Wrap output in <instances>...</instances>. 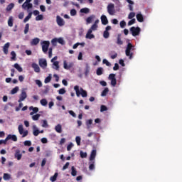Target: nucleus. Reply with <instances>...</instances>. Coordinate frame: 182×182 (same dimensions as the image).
Wrapping results in <instances>:
<instances>
[{
  "mask_svg": "<svg viewBox=\"0 0 182 182\" xmlns=\"http://www.w3.org/2000/svg\"><path fill=\"white\" fill-rule=\"evenodd\" d=\"M80 157L82 159H86V157H87V154L86 152H83V151H80Z\"/></svg>",
  "mask_w": 182,
  "mask_h": 182,
  "instance_id": "nucleus-46",
  "label": "nucleus"
},
{
  "mask_svg": "<svg viewBox=\"0 0 182 182\" xmlns=\"http://www.w3.org/2000/svg\"><path fill=\"white\" fill-rule=\"evenodd\" d=\"M8 140H12V141H18V137L15 134H9L6 138V141H8Z\"/></svg>",
  "mask_w": 182,
  "mask_h": 182,
  "instance_id": "nucleus-11",
  "label": "nucleus"
},
{
  "mask_svg": "<svg viewBox=\"0 0 182 182\" xmlns=\"http://www.w3.org/2000/svg\"><path fill=\"white\" fill-rule=\"evenodd\" d=\"M106 111H107V107H106L105 105H101L100 112H106Z\"/></svg>",
  "mask_w": 182,
  "mask_h": 182,
  "instance_id": "nucleus-58",
  "label": "nucleus"
},
{
  "mask_svg": "<svg viewBox=\"0 0 182 182\" xmlns=\"http://www.w3.org/2000/svg\"><path fill=\"white\" fill-rule=\"evenodd\" d=\"M102 63L106 65V66H112V64L106 59L102 60Z\"/></svg>",
  "mask_w": 182,
  "mask_h": 182,
  "instance_id": "nucleus-57",
  "label": "nucleus"
},
{
  "mask_svg": "<svg viewBox=\"0 0 182 182\" xmlns=\"http://www.w3.org/2000/svg\"><path fill=\"white\" fill-rule=\"evenodd\" d=\"M95 15H91L90 16L87 18V19H86L87 23H92V21H93V19H95Z\"/></svg>",
  "mask_w": 182,
  "mask_h": 182,
  "instance_id": "nucleus-32",
  "label": "nucleus"
},
{
  "mask_svg": "<svg viewBox=\"0 0 182 182\" xmlns=\"http://www.w3.org/2000/svg\"><path fill=\"white\" fill-rule=\"evenodd\" d=\"M18 130L22 137H26V136H28V130L23 131V125H18Z\"/></svg>",
  "mask_w": 182,
  "mask_h": 182,
  "instance_id": "nucleus-7",
  "label": "nucleus"
},
{
  "mask_svg": "<svg viewBox=\"0 0 182 182\" xmlns=\"http://www.w3.org/2000/svg\"><path fill=\"white\" fill-rule=\"evenodd\" d=\"M14 7L15 4L14 3H11L7 6L6 11H7V12H9V11H12V9H14Z\"/></svg>",
  "mask_w": 182,
  "mask_h": 182,
  "instance_id": "nucleus-27",
  "label": "nucleus"
},
{
  "mask_svg": "<svg viewBox=\"0 0 182 182\" xmlns=\"http://www.w3.org/2000/svg\"><path fill=\"white\" fill-rule=\"evenodd\" d=\"M103 36L105 39L109 38V36H110V33L107 31H105L103 33Z\"/></svg>",
  "mask_w": 182,
  "mask_h": 182,
  "instance_id": "nucleus-41",
  "label": "nucleus"
},
{
  "mask_svg": "<svg viewBox=\"0 0 182 182\" xmlns=\"http://www.w3.org/2000/svg\"><path fill=\"white\" fill-rule=\"evenodd\" d=\"M109 80H111V85L114 87L117 85L116 80V74H109L108 77Z\"/></svg>",
  "mask_w": 182,
  "mask_h": 182,
  "instance_id": "nucleus-6",
  "label": "nucleus"
},
{
  "mask_svg": "<svg viewBox=\"0 0 182 182\" xmlns=\"http://www.w3.org/2000/svg\"><path fill=\"white\" fill-rule=\"evenodd\" d=\"M56 23L58 26H65V20H63L60 16H56Z\"/></svg>",
  "mask_w": 182,
  "mask_h": 182,
  "instance_id": "nucleus-9",
  "label": "nucleus"
},
{
  "mask_svg": "<svg viewBox=\"0 0 182 182\" xmlns=\"http://www.w3.org/2000/svg\"><path fill=\"white\" fill-rule=\"evenodd\" d=\"M40 103L42 106H47L48 100H46V99H42L41 100Z\"/></svg>",
  "mask_w": 182,
  "mask_h": 182,
  "instance_id": "nucleus-37",
  "label": "nucleus"
},
{
  "mask_svg": "<svg viewBox=\"0 0 182 182\" xmlns=\"http://www.w3.org/2000/svg\"><path fill=\"white\" fill-rule=\"evenodd\" d=\"M136 23V18H132L128 22V26H132V25H134Z\"/></svg>",
  "mask_w": 182,
  "mask_h": 182,
  "instance_id": "nucleus-45",
  "label": "nucleus"
},
{
  "mask_svg": "<svg viewBox=\"0 0 182 182\" xmlns=\"http://www.w3.org/2000/svg\"><path fill=\"white\" fill-rule=\"evenodd\" d=\"M3 178L5 181H8L11 180V175L9 173H4Z\"/></svg>",
  "mask_w": 182,
  "mask_h": 182,
  "instance_id": "nucleus-33",
  "label": "nucleus"
},
{
  "mask_svg": "<svg viewBox=\"0 0 182 182\" xmlns=\"http://www.w3.org/2000/svg\"><path fill=\"white\" fill-rule=\"evenodd\" d=\"M58 93L59 95H65V93H66V90H65V88H60L58 90Z\"/></svg>",
  "mask_w": 182,
  "mask_h": 182,
  "instance_id": "nucleus-56",
  "label": "nucleus"
},
{
  "mask_svg": "<svg viewBox=\"0 0 182 182\" xmlns=\"http://www.w3.org/2000/svg\"><path fill=\"white\" fill-rule=\"evenodd\" d=\"M43 15H42V14H38L36 17V21H43Z\"/></svg>",
  "mask_w": 182,
  "mask_h": 182,
  "instance_id": "nucleus-50",
  "label": "nucleus"
},
{
  "mask_svg": "<svg viewBox=\"0 0 182 182\" xmlns=\"http://www.w3.org/2000/svg\"><path fill=\"white\" fill-rule=\"evenodd\" d=\"M80 12H81V14H89L90 10L88 8H82L80 9Z\"/></svg>",
  "mask_w": 182,
  "mask_h": 182,
  "instance_id": "nucleus-36",
  "label": "nucleus"
},
{
  "mask_svg": "<svg viewBox=\"0 0 182 182\" xmlns=\"http://www.w3.org/2000/svg\"><path fill=\"white\" fill-rule=\"evenodd\" d=\"M81 140H82V139L80 138V136H76L75 141H76V143H77V146H80Z\"/></svg>",
  "mask_w": 182,
  "mask_h": 182,
  "instance_id": "nucleus-51",
  "label": "nucleus"
},
{
  "mask_svg": "<svg viewBox=\"0 0 182 182\" xmlns=\"http://www.w3.org/2000/svg\"><path fill=\"white\" fill-rule=\"evenodd\" d=\"M76 14H77V11H76V9H73L70 10V15H71V16H76Z\"/></svg>",
  "mask_w": 182,
  "mask_h": 182,
  "instance_id": "nucleus-52",
  "label": "nucleus"
},
{
  "mask_svg": "<svg viewBox=\"0 0 182 182\" xmlns=\"http://www.w3.org/2000/svg\"><path fill=\"white\" fill-rule=\"evenodd\" d=\"M72 147H73V144L70 143L67 146L68 151H70L72 150Z\"/></svg>",
  "mask_w": 182,
  "mask_h": 182,
  "instance_id": "nucleus-59",
  "label": "nucleus"
},
{
  "mask_svg": "<svg viewBox=\"0 0 182 182\" xmlns=\"http://www.w3.org/2000/svg\"><path fill=\"white\" fill-rule=\"evenodd\" d=\"M53 66L55 67V68H54V69H55V70H59V62L58 61L54 62Z\"/></svg>",
  "mask_w": 182,
  "mask_h": 182,
  "instance_id": "nucleus-49",
  "label": "nucleus"
},
{
  "mask_svg": "<svg viewBox=\"0 0 182 182\" xmlns=\"http://www.w3.org/2000/svg\"><path fill=\"white\" fill-rule=\"evenodd\" d=\"M13 66L15 68V69H16V70H18V72H23V69L22 67H21V65H19V64L15 63Z\"/></svg>",
  "mask_w": 182,
  "mask_h": 182,
  "instance_id": "nucleus-24",
  "label": "nucleus"
},
{
  "mask_svg": "<svg viewBox=\"0 0 182 182\" xmlns=\"http://www.w3.org/2000/svg\"><path fill=\"white\" fill-rule=\"evenodd\" d=\"M97 25L93 24L88 31H91V32H93V31H97Z\"/></svg>",
  "mask_w": 182,
  "mask_h": 182,
  "instance_id": "nucleus-43",
  "label": "nucleus"
},
{
  "mask_svg": "<svg viewBox=\"0 0 182 182\" xmlns=\"http://www.w3.org/2000/svg\"><path fill=\"white\" fill-rule=\"evenodd\" d=\"M31 67L34 69V72H36V73H39V72H41V68H39L38 64L33 63H32Z\"/></svg>",
  "mask_w": 182,
  "mask_h": 182,
  "instance_id": "nucleus-14",
  "label": "nucleus"
},
{
  "mask_svg": "<svg viewBox=\"0 0 182 182\" xmlns=\"http://www.w3.org/2000/svg\"><path fill=\"white\" fill-rule=\"evenodd\" d=\"M36 85H38V87H42V82L39 80H36Z\"/></svg>",
  "mask_w": 182,
  "mask_h": 182,
  "instance_id": "nucleus-62",
  "label": "nucleus"
},
{
  "mask_svg": "<svg viewBox=\"0 0 182 182\" xmlns=\"http://www.w3.org/2000/svg\"><path fill=\"white\" fill-rule=\"evenodd\" d=\"M24 146H32V142L31 141H24Z\"/></svg>",
  "mask_w": 182,
  "mask_h": 182,
  "instance_id": "nucleus-61",
  "label": "nucleus"
},
{
  "mask_svg": "<svg viewBox=\"0 0 182 182\" xmlns=\"http://www.w3.org/2000/svg\"><path fill=\"white\" fill-rule=\"evenodd\" d=\"M132 50H134V49H133V45L129 43L127 44V47L125 50V55L126 56H128L129 59H133L134 53Z\"/></svg>",
  "mask_w": 182,
  "mask_h": 182,
  "instance_id": "nucleus-2",
  "label": "nucleus"
},
{
  "mask_svg": "<svg viewBox=\"0 0 182 182\" xmlns=\"http://www.w3.org/2000/svg\"><path fill=\"white\" fill-rule=\"evenodd\" d=\"M90 73V66H89L88 63L85 64V76H87Z\"/></svg>",
  "mask_w": 182,
  "mask_h": 182,
  "instance_id": "nucleus-22",
  "label": "nucleus"
},
{
  "mask_svg": "<svg viewBox=\"0 0 182 182\" xmlns=\"http://www.w3.org/2000/svg\"><path fill=\"white\" fill-rule=\"evenodd\" d=\"M107 12L109 15H114V13L116 11L114 10V4H109L107 6Z\"/></svg>",
  "mask_w": 182,
  "mask_h": 182,
  "instance_id": "nucleus-8",
  "label": "nucleus"
},
{
  "mask_svg": "<svg viewBox=\"0 0 182 182\" xmlns=\"http://www.w3.org/2000/svg\"><path fill=\"white\" fill-rule=\"evenodd\" d=\"M77 174V171H76V168H75V166H72L71 176H73V177H76Z\"/></svg>",
  "mask_w": 182,
  "mask_h": 182,
  "instance_id": "nucleus-31",
  "label": "nucleus"
},
{
  "mask_svg": "<svg viewBox=\"0 0 182 182\" xmlns=\"http://www.w3.org/2000/svg\"><path fill=\"white\" fill-rule=\"evenodd\" d=\"M117 43L118 45H122L123 41H122V34H118L117 38Z\"/></svg>",
  "mask_w": 182,
  "mask_h": 182,
  "instance_id": "nucleus-26",
  "label": "nucleus"
},
{
  "mask_svg": "<svg viewBox=\"0 0 182 182\" xmlns=\"http://www.w3.org/2000/svg\"><path fill=\"white\" fill-rule=\"evenodd\" d=\"M39 117H41V114H36L35 115H33L32 119L33 120H39Z\"/></svg>",
  "mask_w": 182,
  "mask_h": 182,
  "instance_id": "nucleus-44",
  "label": "nucleus"
},
{
  "mask_svg": "<svg viewBox=\"0 0 182 182\" xmlns=\"http://www.w3.org/2000/svg\"><path fill=\"white\" fill-rule=\"evenodd\" d=\"M26 97H28V95H26V92L22 91L20 95L18 103H21V102H23V100H25L26 99Z\"/></svg>",
  "mask_w": 182,
  "mask_h": 182,
  "instance_id": "nucleus-10",
  "label": "nucleus"
},
{
  "mask_svg": "<svg viewBox=\"0 0 182 182\" xmlns=\"http://www.w3.org/2000/svg\"><path fill=\"white\" fill-rule=\"evenodd\" d=\"M31 1L32 0H26V1L22 4L23 9H27V11H29V9H32V8H33V5L31 4Z\"/></svg>",
  "mask_w": 182,
  "mask_h": 182,
  "instance_id": "nucleus-4",
  "label": "nucleus"
},
{
  "mask_svg": "<svg viewBox=\"0 0 182 182\" xmlns=\"http://www.w3.org/2000/svg\"><path fill=\"white\" fill-rule=\"evenodd\" d=\"M134 16H136V13H134V12H131V13H129V14L128 15V19H133V18H134Z\"/></svg>",
  "mask_w": 182,
  "mask_h": 182,
  "instance_id": "nucleus-48",
  "label": "nucleus"
},
{
  "mask_svg": "<svg viewBox=\"0 0 182 182\" xmlns=\"http://www.w3.org/2000/svg\"><path fill=\"white\" fill-rule=\"evenodd\" d=\"M39 65L41 68H45L48 66V63L46 59H40L39 60Z\"/></svg>",
  "mask_w": 182,
  "mask_h": 182,
  "instance_id": "nucleus-13",
  "label": "nucleus"
},
{
  "mask_svg": "<svg viewBox=\"0 0 182 182\" xmlns=\"http://www.w3.org/2000/svg\"><path fill=\"white\" fill-rule=\"evenodd\" d=\"M74 90H75V93L76 95L77 96V97H79V96H82V97H87V92H86V90H83V88H80L79 90V86L78 85H75L74 87Z\"/></svg>",
  "mask_w": 182,
  "mask_h": 182,
  "instance_id": "nucleus-1",
  "label": "nucleus"
},
{
  "mask_svg": "<svg viewBox=\"0 0 182 182\" xmlns=\"http://www.w3.org/2000/svg\"><path fill=\"white\" fill-rule=\"evenodd\" d=\"M10 45L11 44L9 43H6V44H4L3 47V51L5 55H8V52H9L8 49H9Z\"/></svg>",
  "mask_w": 182,
  "mask_h": 182,
  "instance_id": "nucleus-16",
  "label": "nucleus"
},
{
  "mask_svg": "<svg viewBox=\"0 0 182 182\" xmlns=\"http://www.w3.org/2000/svg\"><path fill=\"white\" fill-rule=\"evenodd\" d=\"M119 25H120V28H124V26H126V21H124V20L122 21L120 23H119Z\"/></svg>",
  "mask_w": 182,
  "mask_h": 182,
  "instance_id": "nucleus-60",
  "label": "nucleus"
},
{
  "mask_svg": "<svg viewBox=\"0 0 182 182\" xmlns=\"http://www.w3.org/2000/svg\"><path fill=\"white\" fill-rule=\"evenodd\" d=\"M40 41L41 40L39 38H35L31 41V46H36V45H38V43H39Z\"/></svg>",
  "mask_w": 182,
  "mask_h": 182,
  "instance_id": "nucleus-18",
  "label": "nucleus"
},
{
  "mask_svg": "<svg viewBox=\"0 0 182 182\" xmlns=\"http://www.w3.org/2000/svg\"><path fill=\"white\" fill-rule=\"evenodd\" d=\"M95 159H96V149L92 151L90 156V160H95Z\"/></svg>",
  "mask_w": 182,
  "mask_h": 182,
  "instance_id": "nucleus-28",
  "label": "nucleus"
},
{
  "mask_svg": "<svg viewBox=\"0 0 182 182\" xmlns=\"http://www.w3.org/2000/svg\"><path fill=\"white\" fill-rule=\"evenodd\" d=\"M109 93V88L106 87L104 89V90L101 93V96H106Z\"/></svg>",
  "mask_w": 182,
  "mask_h": 182,
  "instance_id": "nucleus-39",
  "label": "nucleus"
},
{
  "mask_svg": "<svg viewBox=\"0 0 182 182\" xmlns=\"http://www.w3.org/2000/svg\"><path fill=\"white\" fill-rule=\"evenodd\" d=\"M89 169L95 170V162H90Z\"/></svg>",
  "mask_w": 182,
  "mask_h": 182,
  "instance_id": "nucleus-54",
  "label": "nucleus"
},
{
  "mask_svg": "<svg viewBox=\"0 0 182 182\" xmlns=\"http://www.w3.org/2000/svg\"><path fill=\"white\" fill-rule=\"evenodd\" d=\"M101 22L102 25H107L109 23V20H107V17L105 15L101 16Z\"/></svg>",
  "mask_w": 182,
  "mask_h": 182,
  "instance_id": "nucleus-15",
  "label": "nucleus"
},
{
  "mask_svg": "<svg viewBox=\"0 0 182 182\" xmlns=\"http://www.w3.org/2000/svg\"><path fill=\"white\" fill-rule=\"evenodd\" d=\"M29 32V23H26L24 28V34L26 35Z\"/></svg>",
  "mask_w": 182,
  "mask_h": 182,
  "instance_id": "nucleus-42",
  "label": "nucleus"
},
{
  "mask_svg": "<svg viewBox=\"0 0 182 182\" xmlns=\"http://www.w3.org/2000/svg\"><path fill=\"white\" fill-rule=\"evenodd\" d=\"M29 109L30 110H33L34 113H38L39 112V108L38 107H30Z\"/></svg>",
  "mask_w": 182,
  "mask_h": 182,
  "instance_id": "nucleus-47",
  "label": "nucleus"
},
{
  "mask_svg": "<svg viewBox=\"0 0 182 182\" xmlns=\"http://www.w3.org/2000/svg\"><path fill=\"white\" fill-rule=\"evenodd\" d=\"M68 113H69L71 116H73V117H76V114H75V112H73V110H70V111L68 112Z\"/></svg>",
  "mask_w": 182,
  "mask_h": 182,
  "instance_id": "nucleus-64",
  "label": "nucleus"
},
{
  "mask_svg": "<svg viewBox=\"0 0 182 182\" xmlns=\"http://www.w3.org/2000/svg\"><path fill=\"white\" fill-rule=\"evenodd\" d=\"M50 80H52V77L50 75L48 76L45 80L44 82L45 83H49L50 82Z\"/></svg>",
  "mask_w": 182,
  "mask_h": 182,
  "instance_id": "nucleus-55",
  "label": "nucleus"
},
{
  "mask_svg": "<svg viewBox=\"0 0 182 182\" xmlns=\"http://www.w3.org/2000/svg\"><path fill=\"white\" fill-rule=\"evenodd\" d=\"M32 12L28 13V16L23 20L24 23H26V22H28V21L32 18Z\"/></svg>",
  "mask_w": 182,
  "mask_h": 182,
  "instance_id": "nucleus-34",
  "label": "nucleus"
},
{
  "mask_svg": "<svg viewBox=\"0 0 182 182\" xmlns=\"http://www.w3.org/2000/svg\"><path fill=\"white\" fill-rule=\"evenodd\" d=\"M58 176H59V173L58 172H55L53 176L50 178V181L55 182L56 180H58Z\"/></svg>",
  "mask_w": 182,
  "mask_h": 182,
  "instance_id": "nucleus-23",
  "label": "nucleus"
},
{
  "mask_svg": "<svg viewBox=\"0 0 182 182\" xmlns=\"http://www.w3.org/2000/svg\"><path fill=\"white\" fill-rule=\"evenodd\" d=\"M8 26H10V28L14 26V18L12 16H10L8 20Z\"/></svg>",
  "mask_w": 182,
  "mask_h": 182,
  "instance_id": "nucleus-30",
  "label": "nucleus"
},
{
  "mask_svg": "<svg viewBox=\"0 0 182 182\" xmlns=\"http://www.w3.org/2000/svg\"><path fill=\"white\" fill-rule=\"evenodd\" d=\"M55 130L57 133H62V125L60 124H57L55 127Z\"/></svg>",
  "mask_w": 182,
  "mask_h": 182,
  "instance_id": "nucleus-25",
  "label": "nucleus"
},
{
  "mask_svg": "<svg viewBox=\"0 0 182 182\" xmlns=\"http://www.w3.org/2000/svg\"><path fill=\"white\" fill-rule=\"evenodd\" d=\"M85 38L86 39H95V35L92 34V30H88Z\"/></svg>",
  "mask_w": 182,
  "mask_h": 182,
  "instance_id": "nucleus-17",
  "label": "nucleus"
},
{
  "mask_svg": "<svg viewBox=\"0 0 182 182\" xmlns=\"http://www.w3.org/2000/svg\"><path fill=\"white\" fill-rule=\"evenodd\" d=\"M136 20L138 22H144V18L143 17V14L141 13L136 14Z\"/></svg>",
  "mask_w": 182,
  "mask_h": 182,
  "instance_id": "nucleus-20",
  "label": "nucleus"
},
{
  "mask_svg": "<svg viewBox=\"0 0 182 182\" xmlns=\"http://www.w3.org/2000/svg\"><path fill=\"white\" fill-rule=\"evenodd\" d=\"M129 31L132 36H139V35H140L141 29L140 28V27L132 26L130 28Z\"/></svg>",
  "mask_w": 182,
  "mask_h": 182,
  "instance_id": "nucleus-3",
  "label": "nucleus"
},
{
  "mask_svg": "<svg viewBox=\"0 0 182 182\" xmlns=\"http://www.w3.org/2000/svg\"><path fill=\"white\" fill-rule=\"evenodd\" d=\"M57 42L60 43V45H65V40H63V38L61 37L57 38Z\"/></svg>",
  "mask_w": 182,
  "mask_h": 182,
  "instance_id": "nucleus-40",
  "label": "nucleus"
},
{
  "mask_svg": "<svg viewBox=\"0 0 182 182\" xmlns=\"http://www.w3.org/2000/svg\"><path fill=\"white\" fill-rule=\"evenodd\" d=\"M19 92V87L16 86L14 88H13L11 91V95H15Z\"/></svg>",
  "mask_w": 182,
  "mask_h": 182,
  "instance_id": "nucleus-35",
  "label": "nucleus"
},
{
  "mask_svg": "<svg viewBox=\"0 0 182 182\" xmlns=\"http://www.w3.org/2000/svg\"><path fill=\"white\" fill-rule=\"evenodd\" d=\"M33 134L36 137L39 136V129H38V127H36V125L33 126Z\"/></svg>",
  "mask_w": 182,
  "mask_h": 182,
  "instance_id": "nucleus-19",
  "label": "nucleus"
},
{
  "mask_svg": "<svg viewBox=\"0 0 182 182\" xmlns=\"http://www.w3.org/2000/svg\"><path fill=\"white\" fill-rule=\"evenodd\" d=\"M15 158L17 159V160H21V159H22V154H21V151H19V149L16 151Z\"/></svg>",
  "mask_w": 182,
  "mask_h": 182,
  "instance_id": "nucleus-21",
  "label": "nucleus"
},
{
  "mask_svg": "<svg viewBox=\"0 0 182 182\" xmlns=\"http://www.w3.org/2000/svg\"><path fill=\"white\" fill-rule=\"evenodd\" d=\"M48 121H46V120H43V124H42V127H45V128H46V127H48Z\"/></svg>",
  "mask_w": 182,
  "mask_h": 182,
  "instance_id": "nucleus-63",
  "label": "nucleus"
},
{
  "mask_svg": "<svg viewBox=\"0 0 182 182\" xmlns=\"http://www.w3.org/2000/svg\"><path fill=\"white\" fill-rule=\"evenodd\" d=\"M96 74L97 75V76H102V75H103V68H98L97 69Z\"/></svg>",
  "mask_w": 182,
  "mask_h": 182,
  "instance_id": "nucleus-29",
  "label": "nucleus"
},
{
  "mask_svg": "<svg viewBox=\"0 0 182 182\" xmlns=\"http://www.w3.org/2000/svg\"><path fill=\"white\" fill-rule=\"evenodd\" d=\"M11 60H16V53H15V51H11Z\"/></svg>",
  "mask_w": 182,
  "mask_h": 182,
  "instance_id": "nucleus-38",
  "label": "nucleus"
},
{
  "mask_svg": "<svg viewBox=\"0 0 182 182\" xmlns=\"http://www.w3.org/2000/svg\"><path fill=\"white\" fill-rule=\"evenodd\" d=\"M51 43L52 45H53V46H56L58 43V38H53L51 41Z\"/></svg>",
  "mask_w": 182,
  "mask_h": 182,
  "instance_id": "nucleus-53",
  "label": "nucleus"
},
{
  "mask_svg": "<svg viewBox=\"0 0 182 182\" xmlns=\"http://www.w3.org/2000/svg\"><path fill=\"white\" fill-rule=\"evenodd\" d=\"M63 68H64V69L69 70V69H71V68H73V63H70L68 65V62L66 60H64L63 61Z\"/></svg>",
  "mask_w": 182,
  "mask_h": 182,
  "instance_id": "nucleus-12",
  "label": "nucleus"
},
{
  "mask_svg": "<svg viewBox=\"0 0 182 182\" xmlns=\"http://www.w3.org/2000/svg\"><path fill=\"white\" fill-rule=\"evenodd\" d=\"M49 45H50V42L49 41H44L42 42V50L44 53H48Z\"/></svg>",
  "mask_w": 182,
  "mask_h": 182,
  "instance_id": "nucleus-5",
  "label": "nucleus"
}]
</instances>
